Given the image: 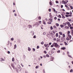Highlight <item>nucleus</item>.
<instances>
[{
	"instance_id": "f257e3e1",
	"label": "nucleus",
	"mask_w": 73,
	"mask_h": 73,
	"mask_svg": "<svg viewBox=\"0 0 73 73\" xmlns=\"http://www.w3.org/2000/svg\"><path fill=\"white\" fill-rule=\"evenodd\" d=\"M38 23H36L35 24H34L33 25V26L34 27H37V26H38V25H39V24H38Z\"/></svg>"
},
{
	"instance_id": "f03ea898",
	"label": "nucleus",
	"mask_w": 73,
	"mask_h": 73,
	"mask_svg": "<svg viewBox=\"0 0 73 73\" xmlns=\"http://www.w3.org/2000/svg\"><path fill=\"white\" fill-rule=\"evenodd\" d=\"M54 52L53 51H50L49 52V54H50V55H51L52 54H53V53Z\"/></svg>"
},
{
	"instance_id": "7ed1b4c3",
	"label": "nucleus",
	"mask_w": 73,
	"mask_h": 73,
	"mask_svg": "<svg viewBox=\"0 0 73 73\" xmlns=\"http://www.w3.org/2000/svg\"><path fill=\"white\" fill-rule=\"evenodd\" d=\"M54 46H56V47H57L58 46V44L56 43H54Z\"/></svg>"
},
{
	"instance_id": "20e7f679",
	"label": "nucleus",
	"mask_w": 73,
	"mask_h": 73,
	"mask_svg": "<svg viewBox=\"0 0 73 73\" xmlns=\"http://www.w3.org/2000/svg\"><path fill=\"white\" fill-rule=\"evenodd\" d=\"M49 21H51V22H53V20H52V19H49V20H48Z\"/></svg>"
},
{
	"instance_id": "39448f33",
	"label": "nucleus",
	"mask_w": 73,
	"mask_h": 73,
	"mask_svg": "<svg viewBox=\"0 0 73 73\" xmlns=\"http://www.w3.org/2000/svg\"><path fill=\"white\" fill-rule=\"evenodd\" d=\"M11 66L13 67V68L14 69H15V66H14V64H11Z\"/></svg>"
},
{
	"instance_id": "423d86ee",
	"label": "nucleus",
	"mask_w": 73,
	"mask_h": 73,
	"mask_svg": "<svg viewBox=\"0 0 73 73\" xmlns=\"http://www.w3.org/2000/svg\"><path fill=\"white\" fill-rule=\"evenodd\" d=\"M66 49V48H65V47H62L61 48V49L64 50V49Z\"/></svg>"
},
{
	"instance_id": "0eeeda50",
	"label": "nucleus",
	"mask_w": 73,
	"mask_h": 73,
	"mask_svg": "<svg viewBox=\"0 0 73 73\" xmlns=\"http://www.w3.org/2000/svg\"><path fill=\"white\" fill-rule=\"evenodd\" d=\"M43 23L44 24V25L46 24V23H45V21L44 20L43 21Z\"/></svg>"
},
{
	"instance_id": "6e6552de",
	"label": "nucleus",
	"mask_w": 73,
	"mask_h": 73,
	"mask_svg": "<svg viewBox=\"0 0 73 73\" xmlns=\"http://www.w3.org/2000/svg\"><path fill=\"white\" fill-rule=\"evenodd\" d=\"M47 23L49 24H52V22L50 21H49V22H48Z\"/></svg>"
},
{
	"instance_id": "1a4fd4ad",
	"label": "nucleus",
	"mask_w": 73,
	"mask_h": 73,
	"mask_svg": "<svg viewBox=\"0 0 73 73\" xmlns=\"http://www.w3.org/2000/svg\"><path fill=\"white\" fill-rule=\"evenodd\" d=\"M50 17L51 18H52V17H52V15H51V13H50Z\"/></svg>"
},
{
	"instance_id": "9d476101",
	"label": "nucleus",
	"mask_w": 73,
	"mask_h": 73,
	"mask_svg": "<svg viewBox=\"0 0 73 73\" xmlns=\"http://www.w3.org/2000/svg\"><path fill=\"white\" fill-rule=\"evenodd\" d=\"M28 50H29V51H31V48H30V47H28Z\"/></svg>"
},
{
	"instance_id": "9b49d317",
	"label": "nucleus",
	"mask_w": 73,
	"mask_h": 73,
	"mask_svg": "<svg viewBox=\"0 0 73 73\" xmlns=\"http://www.w3.org/2000/svg\"><path fill=\"white\" fill-rule=\"evenodd\" d=\"M68 36L69 37V38H70V39H71V38H72V36H71V35H69Z\"/></svg>"
},
{
	"instance_id": "f8f14e48",
	"label": "nucleus",
	"mask_w": 73,
	"mask_h": 73,
	"mask_svg": "<svg viewBox=\"0 0 73 73\" xmlns=\"http://www.w3.org/2000/svg\"><path fill=\"white\" fill-rule=\"evenodd\" d=\"M60 26L61 27V28H63L64 27V25H60Z\"/></svg>"
},
{
	"instance_id": "ddd939ff",
	"label": "nucleus",
	"mask_w": 73,
	"mask_h": 73,
	"mask_svg": "<svg viewBox=\"0 0 73 73\" xmlns=\"http://www.w3.org/2000/svg\"><path fill=\"white\" fill-rule=\"evenodd\" d=\"M66 40H71V39H70L69 38H68V37L66 38Z\"/></svg>"
},
{
	"instance_id": "4468645a",
	"label": "nucleus",
	"mask_w": 73,
	"mask_h": 73,
	"mask_svg": "<svg viewBox=\"0 0 73 73\" xmlns=\"http://www.w3.org/2000/svg\"><path fill=\"white\" fill-rule=\"evenodd\" d=\"M64 43L65 45H68V43H66V42H64Z\"/></svg>"
},
{
	"instance_id": "2eb2a0df",
	"label": "nucleus",
	"mask_w": 73,
	"mask_h": 73,
	"mask_svg": "<svg viewBox=\"0 0 73 73\" xmlns=\"http://www.w3.org/2000/svg\"><path fill=\"white\" fill-rule=\"evenodd\" d=\"M66 24H67V25H68V24H70V23L69 22H66Z\"/></svg>"
},
{
	"instance_id": "dca6fc26",
	"label": "nucleus",
	"mask_w": 73,
	"mask_h": 73,
	"mask_svg": "<svg viewBox=\"0 0 73 73\" xmlns=\"http://www.w3.org/2000/svg\"><path fill=\"white\" fill-rule=\"evenodd\" d=\"M16 48V44H15L14 45V49H15Z\"/></svg>"
},
{
	"instance_id": "f3484780",
	"label": "nucleus",
	"mask_w": 73,
	"mask_h": 73,
	"mask_svg": "<svg viewBox=\"0 0 73 73\" xmlns=\"http://www.w3.org/2000/svg\"><path fill=\"white\" fill-rule=\"evenodd\" d=\"M63 24L64 25V26H66V23H63Z\"/></svg>"
},
{
	"instance_id": "a211bd4d",
	"label": "nucleus",
	"mask_w": 73,
	"mask_h": 73,
	"mask_svg": "<svg viewBox=\"0 0 73 73\" xmlns=\"http://www.w3.org/2000/svg\"><path fill=\"white\" fill-rule=\"evenodd\" d=\"M56 25L57 27H58V26H59V24L58 23H56Z\"/></svg>"
},
{
	"instance_id": "6ab92c4d",
	"label": "nucleus",
	"mask_w": 73,
	"mask_h": 73,
	"mask_svg": "<svg viewBox=\"0 0 73 73\" xmlns=\"http://www.w3.org/2000/svg\"><path fill=\"white\" fill-rule=\"evenodd\" d=\"M62 4H65V1H62Z\"/></svg>"
},
{
	"instance_id": "aec40b11",
	"label": "nucleus",
	"mask_w": 73,
	"mask_h": 73,
	"mask_svg": "<svg viewBox=\"0 0 73 73\" xmlns=\"http://www.w3.org/2000/svg\"><path fill=\"white\" fill-rule=\"evenodd\" d=\"M39 67V66H36L35 67V68H36V69H38V68Z\"/></svg>"
},
{
	"instance_id": "412c9836",
	"label": "nucleus",
	"mask_w": 73,
	"mask_h": 73,
	"mask_svg": "<svg viewBox=\"0 0 73 73\" xmlns=\"http://www.w3.org/2000/svg\"><path fill=\"white\" fill-rule=\"evenodd\" d=\"M68 27H71V26H72V25L70 24L68 25Z\"/></svg>"
},
{
	"instance_id": "4be33fe9",
	"label": "nucleus",
	"mask_w": 73,
	"mask_h": 73,
	"mask_svg": "<svg viewBox=\"0 0 73 73\" xmlns=\"http://www.w3.org/2000/svg\"><path fill=\"white\" fill-rule=\"evenodd\" d=\"M50 29L51 30H52V29H53V27H52V26H51L50 27Z\"/></svg>"
},
{
	"instance_id": "5701e85b",
	"label": "nucleus",
	"mask_w": 73,
	"mask_h": 73,
	"mask_svg": "<svg viewBox=\"0 0 73 73\" xmlns=\"http://www.w3.org/2000/svg\"><path fill=\"white\" fill-rule=\"evenodd\" d=\"M70 7L71 9H73V7H72V6H70Z\"/></svg>"
},
{
	"instance_id": "b1692460",
	"label": "nucleus",
	"mask_w": 73,
	"mask_h": 73,
	"mask_svg": "<svg viewBox=\"0 0 73 73\" xmlns=\"http://www.w3.org/2000/svg\"><path fill=\"white\" fill-rule=\"evenodd\" d=\"M65 16L66 17H69V15H66Z\"/></svg>"
},
{
	"instance_id": "393cba45",
	"label": "nucleus",
	"mask_w": 73,
	"mask_h": 73,
	"mask_svg": "<svg viewBox=\"0 0 73 73\" xmlns=\"http://www.w3.org/2000/svg\"><path fill=\"white\" fill-rule=\"evenodd\" d=\"M49 4L50 5H52V2H50L49 3Z\"/></svg>"
},
{
	"instance_id": "a878e982",
	"label": "nucleus",
	"mask_w": 73,
	"mask_h": 73,
	"mask_svg": "<svg viewBox=\"0 0 73 73\" xmlns=\"http://www.w3.org/2000/svg\"><path fill=\"white\" fill-rule=\"evenodd\" d=\"M54 46V44H52L51 45V48H52V47H53V46Z\"/></svg>"
},
{
	"instance_id": "bb28decb",
	"label": "nucleus",
	"mask_w": 73,
	"mask_h": 73,
	"mask_svg": "<svg viewBox=\"0 0 73 73\" xmlns=\"http://www.w3.org/2000/svg\"><path fill=\"white\" fill-rule=\"evenodd\" d=\"M56 37H58V33H56Z\"/></svg>"
},
{
	"instance_id": "cd10ccee",
	"label": "nucleus",
	"mask_w": 73,
	"mask_h": 73,
	"mask_svg": "<svg viewBox=\"0 0 73 73\" xmlns=\"http://www.w3.org/2000/svg\"><path fill=\"white\" fill-rule=\"evenodd\" d=\"M29 27V28H32V25H28Z\"/></svg>"
},
{
	"instance_id": "c85d7f7f",
	"label": "nucleus",
	"mask_w": 73,
	"mask_h": 73,
	"mask_svg": "<svg viewBox=\"0 0 73 73\" xmlns=\"http://www.w3.org/2000/svg\"><path fill=\"white\" fill-rule=\"evenodd\" d=\"M46 47H49V44H46Z\"/></svg>"
},
{
	"instance_id": "c756f323",
	"label": "nucleus",
	"mask_w": 73,
	"mask_h": 73,
	"mask_svg": "<svg viewBox=\"0 0 73 73\" xmlns=\"http://www.w3.org/2000/svg\"><path fill=\"white\" fill-rule=\"evenodd\" d=\"M63 37H65V35L64 34H63Z\"/></svg>"
},
{
	"instance_id": "7c9ffc66",
	"label": "nucleus",
	"mask_w": 73,
	"mask_h": 73,
	"mask_svg": "<svg viewBox=\"0 0 73 73\" xmlns=\"http://www.w3.org/2000/svg\"><path fill=\"white\" fill-rule=\"evenodd\" d=\"M59 34L60 35H62V33L61 32H60Z\"/></svg>"
},
{
	"instance_id": "2f4dec72",
	"label": "nucleus",
	"mask_w": 73,
	"mask_h": 73,
	"mask_svg": "<svg viewBox=\"0 0 73 73\" xmlns=\"http://www.w3.org/2000/svg\"><path fill=\"white\" fill-rule=\"evenodd\" d=\"M11 41H13V40H14V39L13 38H11Z\"/></svg>"
},
{
	"instance_id": "473e14b6",
	"label": "nucleus",
	"mask_w": 73,
	"mask_h": 73,
	"mask_svg": "<svg viewBox=\"0 0 73 73\" xmlns=\"http://www.w3.org/2000/svg\"><path fill=\"white\" fill-rule=\"evenodd\" d=\"M43 52L45 54H46L47 53V52H46V51H44Z\"/></svg>"
},
{
	"instance_id": "72a5a7b5",
	"label": "nucleus",
	"mask_w": 73,
	"mask_h": 73,
	"mask_svg": "<svg viewBox=\"0 0 73 73\" xmlns=\"http://www.w3.org/2000/svg\"><path fill=\"white\" fill-rule=\"evenodd\" d=\"M12 61H13H13H15V59H14V58H13L12 59Z\"/></svg>"
},
{
	"instance_id": "f704fd0d",
	"label": "nucleus",
	"mask_w": 73,
	"mask_h": 73,
	"mask_svg": "<svg viewBox=\"0 0 73 73\" xmlns=\"http://www.w3.org/2000/svg\"><path fill=\"white\" fill-rule=\"evenodd\" d=\"M1 60L2 61H5L4 59H3V58H1Z\"/></svg>"
},
{
	"instance_id": "c9c22d12",
	"label": "nucleus",
	"mask_w": 73,
	"mask_h": 73,
	"mask_svg": "<svg viewBox=\"0 0 73 73\" xmlns=\"http://www.w3.org/2000/svg\"><path fill=\"white\" fill-rule=\"evenodd\" d=\"M54 28H56V26L54 25L53 26Z\"/></svg>"
},
{
	"instance_id": "e433bc0d",
	"label": "nucleus",
	"mask_w": 73,
	"mask_h": 73,
	"mask_svg": "<svg viewBox=\"0 0 73 73\" xmlns=\"http://www.w3.org/2000/svg\"><path fill=\"white\" fill-rule=\"evenodd\" d=\"M41 44L42 45H43L44 44V42L42 41V42H41Z\"/></svg>"
},
{
	"instance_id": "4c0bfd02",
	"label": "nucleus",
	"mask_w": 73,
	"mask_h": 73,
	"mask_svg": "<svg viewBox=\"0 0 73 73\" xmlns=\"http://www.w3.org/2000/svg\"><path fill=\"white\" fill-rule=\"evenodd\" d=\"M57 53H60V50H59L58 51H57Z\"/></svg>"
},
{
	"instance_id": "58836bf2",
	"label": "nucleus",
	"mask_w": 73,
	"mask_h": 73,
	"mask_svg": "<svg viewBox=\"0 0 73 73\" xmlns=\"http://www.w3.org/2000/svg\"><path fill=\"white\" fill-rule=\"evenodd\" d=\"M58 16H59V18H61V15H58Z\"/></svg>"
},
{
	"instance_id": "ea45409f",
	"label": "nucleus",
	"mask_w": 73,
	"mask_h": 73,
	"mask_svg": "<svg viewBox=\"0 0 73 73\" xmlns=\"http://www.w3.org/2000/svg\"><path fill=\"white\" fill-rule=\"evenodd\" d=\"M62 18L63 19H65V17L64 16H62Z\"/></svg>"
},
{
	"instance_id": "a19ab883",
	"label": "nucleus",
	"mask_w": 73,
	"mask_h": 73,
	"mask_svg": "<svg viewBox=\"0 0 73 73\" xmlns=\"http://www.w3.org/2000/svg\"><path fill=\"white\" fill-rule=\"evenodd\" d=\"M70 27V29H73V27Z\"/></svg>"
},
{
	"instance_id": "79ce46f5",
	"label": "nucleus",
	"mask_w": 73,
	"mask_h": 73,
	"mask_svg": "<svg viewBox=\"0 0 73 73\" xmlns=\"http://www.w3.org/2000/svg\"><path fill=\"white\" fill-rule=\"evenodd\" d=\"M68 35H69V34H70V31H68Z\"/></svg>"
},
{
	"instance_id": "37998d69",
	"label": "nucleus",
	"mask_w": 73,
	"mask_h": 73,
	"mask_svg": "<svg viewBox=\"0 0 73 73\" xmlns=\"http://www.w3.org/2000/svg\"><path fill=\"white\" fill-rule=\"evenodd\" d=\"M51 36L52 37H53V38L54 37V35H53H53H51Z\"/></svg>"
},
{
	"instance_id": "c03bdc74",
	"label": "nucleus",
	"mask_w": 73,
	"mask_h": 73,
	"mask_svg": "<svg viewBox=\"0 0 73 73\" xmlns=\"http://www.w3.org/2000/svg\"><path fill=\"white\" fill-rule=\"evenodd\" d=\"M48 11H49V12H51V9H49Z\"/></svg>"
},
{
	"instance_id": "a18cd8bd",
	"label": "nucleus",
	"mask_w": 73,
	"mask_h": 73,
	"mask_svg": "<svg viewBox=\"0 0 73 73\" xmlns=\"http://www.w3.org/2000/svg\"><path fill=\"white\" fill-rule=\"evenodd\" d=\"M66 15H69V14L70 13H69L67 12L66 13Z\"/></svg>"
},
{
	"instance_id": "49530a36",
	"label": "nucleus",
	"mask_w": 73,
	"mask_h": 73,
	"mask_svg": "<svg viewBox=\"0 0 73 73\" xmlns=\"http://www.w3.org/2000/svg\"><path fill=\"white\" fill-rule=\"evenodd\" d=\"M33 38H36V35H35L34 37H33Z\"/></svg>"
},
{
	"instance_id": "de8ad7c7",
	"label": "nucleus",
	"mask_w": 73,
	"mask_h": 73,
	"mask_svg": "<svg viewBox=\"0 0 73 73\" xmlns=\"http://www.w3.org/2000/svg\"><path fill=\"white\" fill-rule=\"evenodd\" d=\"M7 53H8V54H10V52L9 51H8Z\"/></svg>"
},
{
	"instance_id": "09e8293b",
	"label": "nucleus",
	"mask_w": 73,
	"mask_h": 73,
	"mask_svg": "<svg viewBox=\"0 0 73 73\" xmlns=\"http://www.w3.org/2000/svg\"><path fill=\"white\" fill-rule=\"evenodd\" d=\"M54 41H56V38H54Z\"/></svg>"
},
{
	"instance_id": "8fccbe9b",
	"label": "nucleus",
	"mask_w": 73,
	"mask_h": 73,
	"mask_svg": "<svg viewBox=\"0 0 73 73\" xmlns=\"http://www.w3.org/2000/svg\"><path fill=\"white\" fill-rule=\"evenodd\" d=\"M73 72V70H72V69H71L70 71V72Z\"/></svg>"
},
{
	"instance_id": "3c124183",
	"label": "nucleus",
	"mask_w": 73,
	"mask_h": 73,
	"mask_svg": "<svg viewBox=\"0 0 73 73\" xmlns=\"http://www.w3.org/2000/svg\"><path fill=\"white\" fill-rule=\"evenodd\" d=\"M35 34L34 32H33V33H32V35L33 36L34 35V34Z\"/></svg>"
},
{
	"instance_id": "603ef678",
	"label": "nucleus",
	"mask_w": 73,
	"mask_h": 73,
	"mask_svg": "<svg viewBox=\"0 0 73 73\" xmlns=\"http://www.w3.org/2000/svg\"><path fill=\"white\" fill-rule=\"evenodd\" d=\"M45 34H46V33L45 32H44L43 33V35H45Z\"/></svg>"
},
{
	"instance_id": "864d4df0",
	"label": "nucleus",
	"mask_w": 73,
	"mask_h": 73,
	"mask_svg": "<svg viewBox=\"0 0 73 73\" xmlns=\"http://www.w3.org/2000/svg\"><path fill=\"white\" fill-rule=\"evenodd\" d=\"M56 3H58V1H56Z\"/></svg>"
},
{
	"instance_id": "5fc2aeb1",
	"label": "nucleus",
	"mask_w": 73,
	"mask_h": 73,
	"mask_svg": "<svg viewBox=\"0 0 73 73\" xmlns=\"http://www.w3.org/2000/svg\"><path fill=\"white\" fill-rule=\"evenodd\" d=\"M53 10L54 12H56V10H55V9H53Z\"/></svg>"
},
{
	"instance_id": "6e6d98bb",
	"label": "nucleus",
	"mask_w": 73,
	"mask_h": 73,
	"mask_svg": "<svg viewBox=\"0 0 73 73\" xmlns=\"http://www.w3.org/2000/svg\"><path fill=\"white\" fill-rule=\"evenodd\" d=\"M68 57H70L71 58H72V57H71V56L69 55H68Z\"/></svg>"
},
{
	"instance_id": "4d7b16f0",
	"label": "nucleus",
	"mask_w": 73,
	"mask_h": 73,
	"mask_svg": "<svg viewBox=\"0 0 73 73\" xmlns=\"http://www.w3.org/2000/svg\"><path fill=\"white\" fill-rule=\"evenodd\" d=\"M39 48V46H37V49H38V48Z\"/></svg>"
},
{
	"instance_id": "13d9d810",
	"label": "nucleus",
	"mask_w": 73,
	"mask_h": 73,
	"mask_svg": "<svg viewBox=\"0 0 73 73\" xmlns=\"http://www.w3.org/2000/svg\"><path fill=\"white\" fill-rule=\"evenodd\" d=\"M54 20H56L57 19V17H55L54 18Z\"/></svg>"
},
{
	"instance_id": "bf43d9fd",
	"label": "nucleus",
	"mask_w": 73,
	"mask_h": 73,
	"mask_svg": "<svg viewBox=\"0 0 73 73\" xmlns=\"http://www.w3.org/2000/svg\"><path fill=\"white\" fill-rule=\"evenodd\" d=\"M38 19H39V20H40V19H41V17H40L39 16V17Z\"/></svg>"
},
{
	"instance_id": "052dcab7",
	"label": "nucleus",
	"mask_w": 73,
	"mask_h": 73,
	"mask_svg": "<svg viewBox=\"0 0 73 73\" xmlns=\"http://www.w3.org/2000/svg\"><path fill=\"white\" fill-rule=\"evenodd\" d=\"M44 46H45V47H46V44H44Z\"/></svg>"
},
{
	"instance_id": "680f3d73",
	"label": "nucleus",
	"mask_w": 73,
	"mask_h": 73,
	"mask_svg": "<svg viewBox=\"0 0 73 73\" xmlns=\"http://www.w3.org/2000/svg\"><path fill=\"white\" fill-rule=\"evenodd\" d=\"M53 33H50V35L51 36L52 35H53Z\"/></svg>"
},
{
	"instance_id": "e2e57ef3",
	"label": "nucleus",
	"mask_w": 73,
	"mask_h": 73,
	"mask_svg": "<svg viewBox=\"0 0 73 73\" xmlns=\"http://www.w3.org/2000/svg\"><path fill=\"white\" fill-rule=\"evenodd\" d=\"M61 7L62 8H63V5H61Z\"/></svg>"
},
{
	"instance_id": "0e129e2a",
	"label": "nucleus",
	"mask_w": 73,
	"mask_h": 73,
	"mask_svg": "<svg viewBox=\"0 0 73 73\" xmlns=\"http://www.w3.org/2000/svg\"><path fill=\"white\" fill-rule=\"evenodd\" d=\"M65 7L67 8H68V7L67 6V5H65Z\"/></svg>"
},
{
	"instance_id": "69168bd1",
	"label": "nucleus",
	"mask_w": 73,
	"mask_h": 73,
	"mask_svg": "<svg viewBox=\"0 0 73 73\" xmlns=\"http://www.w3.org/2000/svg\"><path fill=\"white\" fill-rule=\"evenodd\" d=\"M33 50L34 52L35 51V49L34 48H33Z\"/></svg>"
},
{
	"instance_id": "338daca9",
	"label": "nucleus",
	"mask_w": 73,
	"mask_h": 73,
	"mask_svg": "<svg viewBox=\"0 0 73 73\" xmlns=\"http://www.w3.org/2000/svg\"><path fill=\"white\" fill-rule=\"evenodd\" d=\"M52 32H53V33H54L55 34V32L54 31H53Z\"/></svg>"
},
{
	"instance_id": "774afa93",
	"label": "nucleus",
	"mask_w": 73,
	"mask_h": 73,
	"mask_svg": "<svg viewBox=\"0 0 73 73\" xmlns=\"http://www.w3.org/2000/svg\"><path fill=\"white\" fill-rule=\"evenodd\" d=\"M71 19H68V21H71Z\"/></svg>"
}]
</instances>
